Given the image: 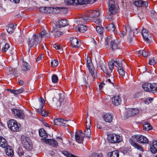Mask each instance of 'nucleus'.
I'll list each match as a JSON object with an SVG mask.
<instances>
[{"label":"nucleus","instance_id":"obj_17","mask_svg":"<svg viewBox=\"0 0 157 157\" xmlns=\"http://www.w3.org/2000/svg\"><path fill=\"white\" fill-rule=\"evenodd\" d=\"M113 103L116 106L120 105L121 102V100L119 96H116L112 98Z\"/></svg>","mask_w":157,"mask_h":157},{"label":"nucleus","instance_id":"obj_4","mask_svg":"<svg viewBox=\"0 0 157 157\" xmlns=\"http://www.w3.org/2000/svg\"><path fill=\"white\" fill-rule=\"evenodd\" d=\"M143 89L146 91L157 93V84L146 82L142 85Z\"/></svg>","mask_w":157,"mask_h":157},{"label":"nucleus","instance_id":"obj_46","mask_svg":"<svg viewBox=\"0 0 157 157\" xmlns=\"http://www.w3.org/2000/svg\"><path fill=\"white\" fill-rule=\"evenodd\" d=\"M156 62V60L154 57H153L150 59L149 60V63L151 65H153Z\"/></svg>","mask_w":157,"mask_h":157},{"label":"nucleus","instance_id":"obj_56","mask_svg":"<svg viewBox=\"0 0 157 157\" xmlns=\"http://www.w3.org/2000/svg\"><path fill=\"white\" fill-rule=\"evenodd\" d=\"M46 8L45 7H41L39 8L40 12L42 13H44L46 12Z\"/></svg>","mask_w":157,"mask_h":157},{"label":"nucleus","instance_id":"obj_60","mask_svg":"<svg viewBox=\"0 0 157 157\" xmlns=\"http://www.w3.org/2000/svg\"><path fill=\"white\" fill-rule=\"evenodd\" d=\"M153 100L152 98H148L145 101V102L146 104H149Z\"/></svg>","mask_w":157,"mask_h":157},{"label":"nucleus","instance_id":"obj_54","mask_svg":"<svg viewBox=\"0 0 157 157\" xmlns=\"http://www.w3.org/2000/svg\"><path fill=\"white\" fill-rule=\"evenodd\" d=\"M63 153L65 155L68 157H71V156L72 155V154L69 152L67 151H63Z\"/></svg>","mask_w":157,"mask_h":157},{"label":"nucleus","instance_id":"obj_62","mask_svg":"<svg viewBox=\"0 0 157 157\" xmlns=\"http://www.w3.org/2000/svg\"><path fill=\"white\" fill-rule=\"evenodd\" d=\"M105 85V83L103 82H101L99 85V88L100 90L101 89L103 86Z\"/></svg>","mask_w":157,"mask_h":157},{"label":"nucleus","instance_id":"obj_49","mask_svg":"<svg viewBox=\"0 0 157 157\" xmlns=\"http://www.w3.org/2000/svg\"><path fill=\"white\" fill-rule=\"evenodd\" d=\"M58 62L56 60H54L51 62V65L52 67H55L57 66L58 64Z\"/></svg>","mask_w":157,"mask_h":157},{"label":"nucleus","instance_id":"obj_9","mask_svg":"<svg viewBox=\"0 0 157 157\" xmlns=\"http://www.w3.org/2000/svg\"><path fill=\"white\" fill-rule=\"evenodd\" d=\"M109 141L112 143H118L122 140L121 137L115 134H109L108 137Z\"/></svg>","mask_w":157,"mask_h":157},{"label":"nucleus","instance_id":"obj_1","mask_svg":"<svg viewBox=\"0 0 157 157\" xmlns=\"http://www.w3.org/2000/svg\"><path fill=\"white\" fill-rule=\"evenodd\" d=\"M136 140L137 142L140 144H147L148 140L145 136L140 135H136L132 136V139L129 138V141L130 144L134 148L141 151H143V148L140 145L133 141Z\"/></svg>","mask_w":157,"mask_h":157},{"label":"nucleus","instance_id":"obj_41","mask_svg":"<svg viewBox=\"0 0 157 157\" xmlns=\"http://www.w3.org/2000/svg\"><path fill=\"white\" fill-rule=\"evenodd\" d=\"M136 52L139 54L142 55L144 57L147 56L148 55L147 52L145 51H144L143 50L137 51H136Z\"/></svg>","mask_w":157,"mask_h":157},{"label":"nucleus","instance_id":"obj_24","mask_svg":"<svg viewBox=\"0 0 157 157\" xmlns=\"http://www.w3.org/2000/svg\"><path fill=\"white\" fill-rule=\"evenodd\" d=\"M88 124L87 127V128L85 130L84 132V135L88 138H90V137L91 134V130L90 129V123H88Z\"/></svg>","mask_w":157,"mask_h":157},{"label":"nucleus","instance_id":"obj_35","mask_svg":"<svg viewBox=\"0 0 157 157\" xmlns=\"http://www.w3.org/2000/svg\"><path fill=\"white\" fill-rule=\"evenodd\" d=\"M38 111L43 116H47L48 115L47 112L43 109L42 108L39 109H38Z\"/></svg>","mask_w":157,"mask_h":157},{"label":"nucleus","instance_id":"obj_26","mask_svg":"<svg viewBox=\"0 0 157 157\" xmlns=\"http://www.w3.org/2000/svg\"><path fill=\"white\" fill-rule=\"evenodd\" d=\"M84 23H84H81L80 24H78V25H79L78 26V30L80 32L84 33L87 30V28L86 26L84 25H82V24H84Z\"/></svg>","mask_w":157,"mask_h":157},{"label":"nucleus","instance_id":"obj_61","mask_svg":"<svg viewBox=\"0 0 157 157\" xmlns=\"http://www.w3.org/2000/svg\"><path fill=\"white\" fill-rule=\"evenodd\" d=\"M128 35L129 36V37L128 38V41L129 43H130L132 41V37L133 36H132L131 35Z\"/></svg>","mask_w":157,"mask_h":157},{"label":"nucleus","instance_id":"obj_37","mask_svg":"<svg viewBox=\"0 0 157 157\" xmlns=\"http://www.w3.org/2000/svg\"><path fill=\"white\" fill-rule=\"evenodd\" d=\"M87 66L89 69H90L92 66V63L91 58L90 57L87 56L86 59Z\"/></svg>","mask_w":157,"mask_h":157},{"label":"nucleus","instance_id":"obj_33","mask_svg":"<svg viewBox=\"0 0 157 157\" xmlns=\"http://www.w3.org/2000/svg\"><path fill=\"white\" fill-rule=\"evenodd\" d=\"M106 29L109 31H112L113 32L115 31V27L113 23L108 25L106 27Z\"/></svg>","mask_w":157,"mask_h":157},{"label":"nucleus","instance_id":"obj_53","mask_svg":"<svg viewBox=\"0 0 157 157\" xmlns=\"http://www.w3.org/2000/svg\"><path fill=\"white\" fill-rule=\"evenodd\" d=\"M25 38V36L23 34H21L19 36V38L18 39V41L20 42H22L24 41V40Z\"/></svg>","mask_w":157,"mask_h":157},{"label":"nucleus","instance_id":"obj_43","mask_svg":"<svg viewBox=\"0 0 157 157\" xmlns=\"http://www.w3.org/2000/svg\"><path fill=\"white\" fill-rule=\"evenodd\" d=\"M59 25L61 27H64L67 25V22L66 20H62L59 22Z\"/></svg>","mask_w":157,"mask_h":157},{"label":"nucleus","instance_id":"obj_42","mask_svg":"<svg viewBox=\"0 0 157 157\" xmlns=\"http://www.w3.org/2000/svg\"><path fill=\"white\" fill-rule=\"evenodd\" d=\"M53 47L56 49L59 50V53H61L63 52V49L62 47L60 45L55 44L53 45Z\"/></svg>","mask_w":157,"mask_h":157},{"label":"nucleus","instance_id":"obj_2","mask_svg":"<svg viewBox=\"0 0 157 157\" xmlns=\"http://www.w3.org/2000/svg\"><path fill=\"white\" fill-rule=\"evenodd\" d=\"M100 13L98 11L90 10L87 12L85 16L79 17L76 19V21L77 24L86 22L88 20H92L94 18H96L99 16Z\"/></svg>","mask_w":157,"mask_h":157},{"label":"nucleus","instance_id":"obj_64","mask_svg":"<svg viewBox=\"0 0 157 157\" xmlns=\"http://www.w3.org/2000/svg\"><path fill=\"white\" fill-rule=\"evenodd\" d=\"M43 56L42 55H41L40 56H39L36 59V61L37 62L39 61L41 59L43 58Z\"/></svg>","mask_w":157,"mask_h":157},{"label":"nucleus","instance_id":"obj_36","mask_svg":"<svg viewBox=\"0 0 157 157\" xmlns=\"http://www.w3.org/2000/svg\"><path fill=\"white\" fill-rule=\"evenodd\" d=\"M117 71L120 75L123 78L125 75H127V73L125 72L123 69L122 68H118Z\"/></svg>","mask_w":157,"mask_h":157},{"label":"nucleus","instance_id":"obj_38","mask_svg":"<svg viewBox=\"0 0 157 157\" xmlns=\"http://www.w3.org/2000/svg\"><path fill=\"white\" fill-rule=\"evenodd\" d=\"M10 48V46L9 44L7 43H6L5 44V45L3 46L2 47V51L4 52H5L7 51L9 48Z\"/></svg>","mask_w":157,"mask_h":157},{"label":"nucleus","instance_id":"obj_25","mask_svg":"<svg viewBox=\"0 0 157 157\" xmlns=\"http://www.w3.org/2000/svg\"><path fill=\"white\" fill-rule=\"evenodd\" d=\"M8 90H9L11 93L15 95L20 94L24 92L25 91V90L23 88H21L19 89L16 90L9 89Z\"/></svg>","mask_w":157,"mask_h":157},{"label":"nucleus","instance_id":"obj_12","mask_svg":"<svg viewBox=\"0 0 157 157\" xmlns=\"http://www.w3.org/2000/svg\"><path fill=\"white\" fill-rule=\"evenodd\" d=\"M141 34L144 40L147 42L149 43L150 42L151 36L148 30L146 29H143L142 31Z\"/></svg>","mask_w":157,"mask_h":157},{"label":"nucleus","instance_id":"obj_55","mask_svg":"<svg viewBox=\"0 0 157 157\" xmlns=\"http://www.w3.org/2000/svg\"><path fill=\"white\" fill-rule=\"evenodd\" d=\"M16 69H13L11 67H10L9 68V71L11 74H14L16 71Z\"/></svg>","mask_w":157,"mask_h":157},{"label":"nucleus","instance_id":"obj_48","mask_svg":"<svg viewBox=\"0 0 157 157\" xmlns=\"http://www.w3.org/2000/svg\"><path fill=\"white\" fill-rule=\"evenodd\" d=\"M59 98L58 102H59V104L60 105L64 100V97L63 95H62L61 94H59Z\"/></svg>","mask_w":157,"mask_h":157},{"label":"nucleus","instance_id":"obj_29","mask_svg":"<svg viewBox=\"0 0 157 157\" xmlns=\"http://www.w3.org/2000/svg\"><path fill=\"white\" fill-rule=\"evenodd\" d=\"M40 136L44 138H46L48 137V134L43 128H41L39 131Z\"/></svg>","mask_w":157,"mask_h":157},{"label":"nucleus","instance_id":"obj_23","mask_svg":"<svg viewBox=\"0 0 157 157\" xmlns=\"http://www.w3.org/2000/svg\"><path fill=\"white\" fill-rule=\"evenodd\" d=\"M45 142L47 144L52 146L53 147H57L58 145L57 142L55 140L53 139H48L45 140Z\"/></svg>","mask_w":157,"mask_h":157},{"label":"nucleus","instance_id":"obj_21","mask_svg":"<svg viewBox=\"0 0 157 157\" xmlns=\"http://www.w3.org/2000/svg\"><path fill=\"white\" fill-rule=\"evenodd\" d=\"M128 116V117L134 116L138 114L139 110L135 109H129L127 111Z\"/></svg>","mask_w":157,"mask_h":157},{"label":"nucleus","instance_id":"obj_28","mask_svg":"<svg viewBox=\"0 0 157 157\" xmlns=\"http://www.w3.org/2000/svg\"><path fill=\"white\" fill-rule=\"evenodd\" d=\"M108 155V157H119V152L117 151H114L109 152Z\"/></svg>","mask_w":157,"mask_h":157},{"label":"nucleus","instance_id":"obj_19","mask_svg":"<svg viewBox=\"0 0 157 157\" xmlns=\"http://www.w3.org/2000/svg\"><path fill=\"white\" fill-rule=\"evenodd\" d=\"M75 139L76 141L79 144L82 143L84 136L79 135L78 132H76L75 133Z\"/></svg>","mask_w":157,"mask_h":157},{"label":"nucleus","instance_id":"obj_5","mask_svg":"<svg viewBox=\"0 0 157 157\" xmlns=\"http://www.w3.org/2000/svg\"><path fill=\"white\" fill-rule=\"evenodd\" d=\"M21 141L22 144L24 148L28 151L31 150L33 147L31 141L29 138L24 135L21 137Z\"/></svg>","mask_w":157,"mask_h":157},{"label":"nucleus","instance_id":"obj_44","mask_svg":"<svg viewBox=\"0 0 157 157\" xmlns=\"http://www.w3.org/2000/svg\"><path fill=\"white\" fill-rule=\"evenodd\" d=\"M114 65L118 68H121L122 64L121 61H114Z\"/></svg>","mask_w":157,"mask_h":157},{"label":"nucleus","instance_id":"obj_47","mask_svg":"<svg viewBox=\"0 0 157 157\" xmlns=\"http://www.w3.org/2000/svg\"><path fill=\"white\" fill-rule=\"evenodd\" d=\"M103 28L100 26H97L96 28L97 32L99 34H101L102 33Z\"/></svg>","mask_w":157,"mask_h":157},{"label":"nucleus","instance_id":"obj_16","mask_svg":"<svg viewBox=\"0 0 157 157\" xmlns=\"http://www.w3.org/2000/svg\"><path fill=\"white\" fill-rule=\"evenodd\" d=\"M150 150L151 152L155 154L157 152V140H153L152 143L151 144Z\"/></svg>","mask_w":157,"mask_h":157},{"label":"nucleus","instance_id":"obj_57","mask_svg":"<svg viewBox=\"0 0 157 157\" xmlns=\"http://www.w3.org/2000/svg\"><path fill=\"white\" fill-rule=\"evenodd\" d=\"M93 21L96 24H99L100 23V20L98 18H94L92 19Z\"/></svg>","mask_w":157,"mask_h":157},{"label":"nucleus","instance_id":"obj_22","mask_svg":"<svg viewBox=\"0 0 157 157\" xmlns=\"http://www.w3.org/2000/svg\"><path fill=\"white\" fill-rule=\"evenodd\" d=\"M103 118L104 121L107 122H111L113 120L112 115L109 113L105 114Z\"/></svg>","mask_w":157,"mask_h":157},{"label":"nucleus","instance_id":"obj_8","mask_svg":"<svg viewBox=\"0 0 157 157\" xmlns=\"http://www.w3.org/2000/svg\"><path fill=\"white\" fill-rule=\"evenodd\" d=\"M114 65V62L113 63L111 62L109 63V69H108L104 65H100V67L101 69L106 73L107 77H110L111 75V74L112 73V70L113 69Z\"/></svg>","mask_w":157,"mask_h":157},{"label":"nucleus","instance_id":"obj_63","mask_svg":"<svg viewBox=\"0 0 157 157\" xmlns=\"http://www.w3.org/2000/svg\"><path fill=\"white\" fill-rule=\"evenodd\" d=\"M89 69V71L91 74V75L92 76L94 74V70L91 69V67L90 69Z\"/></svg>","mask_w":157,"mask_h":157},{"label":"nucleus","instance_id":"obj_40","mask_svg":"<svg viewBox=\"0 0 157 157\" xmlns=\"http://www.w3.org/2000/svg\"><path fill=\"white\" fill-rule=\"evenodd\" d=\"M143 128L144 130L148 131L151 130L152 127L149 124L147 123L144 124Z\"/></svg>","mask_w":157,"mask_h":157},{"label":"nucleus","instance_id":"obj_15","mask_svg":"<svg viewBox=\"0 0 157 157\" xmlns=\"http://www.w3.org/2000/svg\"><path fill=\"white\" fill-rule=\"evenodd\" d=\"M133 4L137 7H147L148 6V3L147 2L144 1L140 0L136 1L133 2Z\"/></svg>","mask_w":157,"mask_h":157},{"label":"nucleus","instance_id":"obj_11","mask_svg":"<svg viewBox=\"0 0 157 157\" xmlns=\"http://www.w3.org/2000/svg\"><path fill=\"white\" fill-rule=\"evenodd\" d=\"M12 113L14 116L20 119H23L25 118V116L23 110L16 109H12Z\"/></svg>","mask_w":157,"mask_h":157},{"label":"nucleus","instance_id":"obj_39","mask_svg":"<svg viewBox=\"0 0 157 157\" xmlns=\"http://www.w3.org/2000/svg\"><path fill=\"white\" fill-rule=\"evenodd\" d=\"M111 77L110 78H108L106 80V82L109 83V84H111L113 85H114V76L112 75L111 74V75L110 77Z\"/></svg>","mask_w":157,"mask_h":157},{"label":"nucleus","instance_id":"obj_51","mask_svg":"<svg viewBox=\"0 0 157 157\" xmlns=\"http://www.w3.org/2000/svg\"><path fill=\"white\" fill-rule=\"evenodd\" d=\"M39 102L40 103V105H41V108H42L44 105L45 103V101L43 98H41L40 99H39Z\"/></svg>","mask_w":157,"mask_h":157},{"label":"nucleus","instance_id":"obj_18","mask_svg":"<svg viewBox=\"0 0 157 157\" xmlns=\"http://www.w3.org/2000/svg\"><path fill=\"white\" fill-rule=\"evenodd\" d=\"M71 44L73 48L79 47L80 46V42L75 38H73L71 40Z\"/></svg>","mask_w":157,"mask_h":157},{"label":"nucleus","instance_id":"obj_3","mask_svg":"<svg viewBox=\"0 0 157 157\" xmlns=\"http://www.w3.org/2000/svg\"><path fill=\"white\" fill-rule=\"evenodd\" d=\"M41 40L42 38L40 35L34 34L31 38L29 39L28 46L30 48L34 45L36 46L41 42Z\"/></svg>","mask_w":157,"mask_h":157},{"label":"nucleus","instance_id":"obj_31","mask_svg":"<svg viewBox=\"0 0 157 157\" xmlns=\"http://www.w3.org/2000/svg\"><path fill=\"white\" fill-rule=\"evenodd\" d=\"M15 29V26L13 24H10L8 25L7 29V31L10 33H13Z\"/></svg>","mask_w":157,"mask_h":157},{"label":"nucleus","instance_id":"obj_6","mask_svg":"<svg viewBox=\"0 0 157 157\" xmlns=\"http://www.w3.org/2000/svg\"><path fill=\"white\" fill-rule=\"evenodd\" d=\"M7 124L8 128L13 131H18L21 129L20 124L15 120H9Z\"/></svg>","mask_w":157,"mask_h":157},{"label":"nucleus","instance_id":"obj_52","mask_svg":"<svg viewBox=\"0 0 157 157\" xmlns=\"http://www.w3.org/2000/svg\"><path fill=\"white\" fill-rule=\"evenodd\" d=\"M102 155V154L101 153H94L91 155V157H101Z\"/></svg>","mask_w":157,"mask_h":157},{"label":"nucleus","instance_id":"obj_10","mask_svg":"<svg viewBox=\"0 0 157 157\" xmlns=\"http://www.w3.org/2000/svg\"><path fill=\"white\" fill-rule=\"evenodd\" d=\"M120 44L119 41L117 39L111 40L109 43L110 50L114 51L119 49L120 48Z\"/></svg>","mask_w":157,"mask_h":157},{"label":"nucleus","instance_id":"obj_27","mask_svg":"<svg viewBox=\"0 0 157 157\" xmlns=\"http://www.w3.org/2000/svg\"><path fill=\"white\" fill-rule=\"evenodd\" d=\"M7 145L6 140L3 137L0 136V146L3 148H5L7 147Z\"/></svg>","mask_w":157,"mask_h":157},{"label":"nucleus","instance_id":"obj_45","mask_svg":"<svg viewBox=\"0 0 157 157\" xmlns=\"http://www.w3.org/2000/svg\"><path fill=\"white\" fill-rule=\"evenodd\" d=\"M52 82L54 83H56L57 82L58 80V76L55 75H52Z\"/></svg>","mask_w":157,"mask_h":157},{"label":"nucleus","instance_id":"obj_14","mask_svg":"<svg viewBox=\"0 0 157 157\" xmlns=\"http://www.w3.org/2000/svg\"><path fill=\"white\" fill-rule=\"evenodd\" d=\"M67 121V120H65L62 118H57L54 120V124L55 125L65 126L66 125V122Z\"/></svg>","mask_w":157,"mask_h":157},{"label":"nucleus","instance_id":"obj_50","mask_svg":"<svg viewBox=\"0 0 157 157\" xmlns=\"http://www.w3.org/2000/svg\"><path fill=\"white\" fill-rule=\"evenodd\" d=\"M17 153L20 157H21L24 154V152L23 150L21 148L17 150Z\"/></svg>","mask_w":157,"mask_h":157},{"label":"nucleus","instance_id":"obj_7","mask_svg":"<svg viewBox=\"0 0 157 157\" xmlns=\"http://www.w3.org/2000/svg\"><path fill=\"white\" fill-rule=\"evenodd\" d=\"M119 8L116 6L115 2L112 0L109 2L108 4V14L110 15H114L118 12Z\"/></svg>","mask_w":157,"mask_h":157},{"label":"nucleus","instance_id":"obj_20","mask_svg":"<svg viewBox=\"0 0 157 157\" xmlns=\"http://www.w3.org/2000/svg\"><path fill=\"white\" fill-rule=\"evenodd\" d=\"M21 67L22 70L24 71H29L31 68L30 65L28 63L25 61H23Z\"/></svg>","mask_w":157,"mask_h":157},{"label":"nucleus","instance_id":"obj_32","mask_svg":"<svg viewBox=\"0 0 157 157\" xmlns=\"http://www.w3.org/2000/svg\"><path fill=\"white\" fill-rule=\"evenodd\" d=\"M6 153V154L9 156H13V151L10 146L7 147Z\"/></svg>","mask_w":157,"mask_h":157},{"label":"nucleus","instance_id":"obj_58","mask_svg":"<svg viewBox=\"0 0 157 157\" xmlns=\"http://www.w3.org/2000/svg\"><path fill=\"white\" fill-rule=\"evenodd\" d=\"M87 77L86 76H84L83 77V81L84 82V84L86 85L87 84L86 79Z\"/></svg>","mask_w":157,"mask_h":157},{"label":"nucleus","instance_id":"obj_59","mask_svg":"<svg viewBox=\"0 0 157 157\" xmlns=\"http://www.w3.org/2000/svg\"><path fill=\"white\" fill-rule=\"evenodd\" d=\"M62 34V33L59 31H57L55 33V35L56 36H59Z\"/></svg>","mask_w":157,"mask_h":157},{"label":"nucleus","instance_id":"obj_34","mask_svg":"<svg viewBox=\"0 0 157 157\" xmlns=\"http://www.w3.org/2000/svg\"><path fill=\"white\" fill-rule=\"evenodd\" d=\"M125 29L126 30V32L128 35H131L132 36H133V33H132V30H131V29L129 25H127L125 26Z\"/></svg>","mask_w":157,"mask_h":157},{"label":"nucleus","instance_id":"obj_13","mask_svg":"<svg viewBox=\"0 0 157 157\" xmlns=\"http://www.w3.org/2000/svg\"><path fill=\"white\" fill-rule=\"evenodd\" d=\"M88 2L86 0H69L68 5H77L86 4Z\"/></svg>","mask_w":157,"mask_h":157},{"label":"nucleus","instance_id":"obj_30","mask_svg":"<svg viewBox=\"0 0 157 157\" xmlns=\"http://www.w3.org/2000/svg\"><path fill=\"white\" fill-rule=\"evenodd\" d=\"M39 35H40L42 38V37L49 38L50 37L51 35L50 33L47 32L45 30L42 31Z\"/></svg>","mask_w":157,"mask_h":157}]
</instances>
